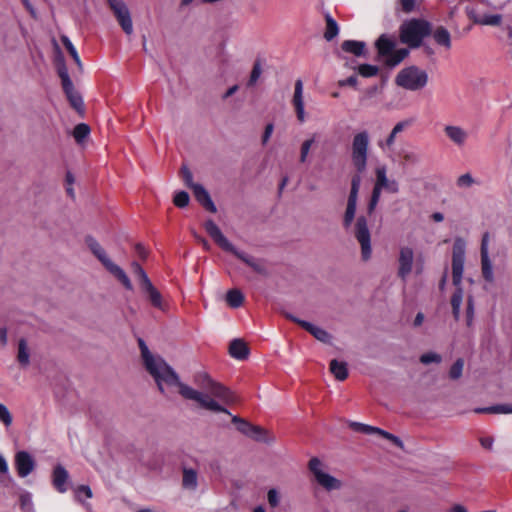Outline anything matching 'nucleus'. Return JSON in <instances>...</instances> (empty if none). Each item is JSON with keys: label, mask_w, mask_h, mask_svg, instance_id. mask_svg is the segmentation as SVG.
Returning a JSON list of instances; mask_svg holds the SVG:
<instances>
[{"label": "nucleus", "mask_w": 512, "mask_h": 512, "mask_svg": "<svg viewBox=\"0 0 512 512\" xmlns=\"http://www.w3.org/2000/svg\"><path fill=\"white\" fill-rule=\"evenodd\" d=\"M382 190L395 194L399 192V184L395 179L387 177V169L385 166H380L376 169V181L373 187L371 199L368 205V211L371 213L377 206Z\"/></svg>", "instance_id": "nucleus-9"}, {"label": "nucleus", "mask_w": 512, "mask_h": 512, "mask_svg": "<svg viewBox=\"0 0 512 512\" xmlns=\"http://www.w3.org/2000/svg\"><path fill=\"white\" fill-rule=\"evenodd\" d=\"M139 347L143 365L161 393L164 394L166 389L175 386L184 399L195 401L200 408L210 412L228 413L225 407L213 401L208 395L181 382L175 370L161 356L153 354L142 339H139Z\"/></svg>", "instance_id": "nucleus-3"}, {"label": "nucleus", "mask_w": 512, "mask_h": 512, "mask_svg": "<svg viewBox=\"0 0 512 512\" xmlns=\"http://www.w3.org/2000/svg\"><path fill=\"white\" fill-rule=\"evenodd\" d=\"M131 266H132L133 273L135 274V276H137L139 278L140 286L145 284V282L150 281L148 275L146 274V272L140 266L139 263L133 262Z\"/></svg>", "instance_id": "nucleus-52"}, {"label": "nucleus", "mask_w": 512, "mask_h": 512, "mask_svg": "<svg viewBox=\"0 0 512 512\" xmlns=\"http://www.w3.org/2000/svg\"><path fill=\"white\" fill-rule=\"evenodd\" d=\"M466 317L467 325L470 326L474 318V300L472 296H469L467 299Z\"/></svg>", "instance_id": "nucleus-58"}, {"label": "nucleus", "mask_w": 512, "mask_h": 512, "mask_svg": "<svg viewBox=\"0 0 512 512\" xmlns=\"http://www.w3.org/2000/svg\"><path fill=\"white\" fill-rule=\"evenodd\" d=\"M444 133L446 137L458 147H463L469 138L468 131L458 125H446L444 127Z\"/></svg>", "instance_id": "nucleus-22"}, {"label": "nucleus", "mask_w": 512, "mask_h": 512, "mask_svg": "<svg viewBox=\"0 0 512 512\" xmlns=\"http://www.w3.org/2000/svg\"><path fill=\"white\" fill-rule=\"evenodd\" d=\"M139 347L143 365L161 393L164 394L166 389L175 386L184 399L195 401L200 408L210 412L228 413L225 407L213 401L208 395L181 382L175 370L161 356L153 354L142 339H139Z\"/></svg>", "instance_id": "nucleus-2"}, {"label": "nucleus", "mask_w": 512, "mask_h": 512, "mask_svg": "<svg viewBox=\"0 0 512 512\" xmlns=\"http://www.w3.org/2000/svg\"><path fill=\"white\" fill-rule=\"evenodd\" d=\"M361 178L360 176H354L351 182V190L348 197L347 203L357 204L358 192L360 188Z\"/></svg>", "instance_id": "nucleus-43"}, {"label": "nucleus", "mask_w": 512, "mask_h": 512, "mask_svg": "<svg viewBox=\"0 0 512 512\" xmlns=\"http://www.w3.org/2000/svg\"><path fill=\"white\" fill-rule=\"evenodd\" d=\"M322 462L318 458L309 461V469L313 473L317 483L328 491L341 488V481L326 473L322 469Z\"/></svg>", "instance_id": "nucleus-10"}, {"label": "nucleus", "mask_w": 512, "mask_h": 512, "mask_svg": "<svg viewBox=\"0 0 512 512\" xmlns=\"http://www.w3.org/2000/svg\"><path fill=\"white\" fill-rule=\"evenodd\" d=\"M414 262V251L411 247L404 246L400 248L399 251V268H398V276L405 281L408 275L412 271Z\"/></svg>", "instance_id": "nucleus-17"}, {"label": "nucleus", "mask_w": 512, "mask_h": 512, "mask_svg": "<svg viewBox=\"0 0 512 512\" xmlns=\"http://www.w3.org/2000/svg\"><path fill=\"white\" fill-rule=\"evenodd\" d=\"M489 238H490L489 233L485 232L482 236V241H481V249H480L481 256L489 255V251H488Z\"/></svg>", "instance_id": "nucleus-64"}, {"label": "nucleus", "mask_w": 512, "mask_h": 512, "mask_svg": "<svg viewBox=\"0 0 512 512\" xmlns=\"http://www.w3.org/2000/svg\"><path fill=\"white\" fill-rule=\"evenodd\" d=\"M226 301L232 308H238L243 304L244 296L238 289H231L226 294Z\"/></svg>", "instance_id": "nucleus-36"}, {"label": "nucleus", "mask_w": 512, "mask_h": 512, "mask_svg": "<svg viewBox=\"0 0 512 512\" xmlns=\"http://www.w3.org/2000/svg\"><path fill=\"white\" fill-rule=\"evenodd\" d=\"M14 461L18 476L21 478L27 477L35 468V460L26 451L17 452Z\"/></svg>", "instance_id": "nucleus-18"}, {"label": "nucleus", "mask_w": 512, "mask_h": 512, "mask_svg": "<svg viewBox=\"0 0 512 512\" xmlns=\"http://www.w3.org/2000/svg\"><path fill=\"white\" fill-rule=\"evenodd\" d=\"M194 381L202 389L201 393L208 395L222 407V403L228 405L236 401L235 395L227 387L213 380L207 373L196 374Z\"/></svg>", "instance_id": "nucleus-5"}, {"label": "nucleus", "mask_w": 512, "mask_h": 512, "mask_svg": "<svg viewBox=\"0 0 512 512\" xmlns=\"http://www.w3.org/2000/svg\"><path fill=\"white\" fill-rule=\"evenodd\" d=\"M358 72L361 76L368 78L376 76L379 72V68L371 64H362L358 67Z\"/></svg>", "instance_id": "nucleus-48"}, {"label": "nucleus", "mask_w": 512, "mask_h": 512, "mask_svg": "<svg viewBox=\"0 0 512 512\" xmlns=\"http://www.w3.org/2000/svg\"><path fill=\"white\" fill-rule=\"evenodd\" d=\"M474 183V179L469 173L461 175L457 179V185L459 187H470Z\"/></svg>", "instance_id": "nucleus-61"}, {"label": "nucleus", "mask_w": 512, "mask_h": 512, "mask_svg": "<svg viewBox=\"0 0 512 512\" xmlns=\"http://www.w3.org/2000/svg\"><path fill=\"white\" fill-rule=\"evenodd\" d=\"M409 54V50L406 48L395 49L385 60L388 66L394 67L402 62Z\"/></svg>", "instance_id": "nucleus-34"}, {"label": "nucleus", "mask_w": 512, "mask_h": 512, "mask_svg": "<svg viewBox=\"0 0 512 512\" xmlns=\"http://www.w3.org/2000/svg\"><path fill=\"white\" fill-rule=\"evenodd\" d=\"M464 367V361L463 359L459 358L456 360V362L452 365L449 371V377L453 380H457L461 377Z\"/></svg>", "instance_id": "nucleus-49"}, {"label": "nucleus", "mask_w": 512, "mask_h": 512, "mask_svg": "<svg viewBox=\"0 0 512 512\" xmlns=\"http://www.w3.org/2000/svg\"><path fill=\"white\" fill-rule=\"evenodd\" d=\"M89 133L90 128L84 123L76 125L73 130V136L78 143L82 142L89 135Z\"/></svg>", "instance_id": "nucleus-44"}, {"label": "nucleus", "mask_w": 512, "mask_h": 512, "mask_svg": "<svg viewBox=\"0 0 512 512\" xmlns=\"http://www.w3.org/2000/svg\"><path fill=\"white\" fill-rule=\"evenodd\" d=\"M370 136L367 131H361L354 135L351 145V160L359 173H363L367 167Z\"/></svg>", "instance_id": "nucleus-8"}, {"label": "nucleus", "mask_w": 512, "mask_h": 512, "mask_svg": "<svg viewBox=\"0 0 512 512\" xmlns=\"http://www.w3.org/2000/svg\"><path fill=\"white\" fill-rule=\"evenodd\" d=\"M107 3L116 17L119 25L123 31L130 35L133 33V23L131 19L130 11L122 0H107Z\"/></svg>", "instance_id": "nucleus-14"}, {"label": "nucleus", "mask_w": 512, "mask_h": 512, "mask_svg": "<svg viewBox=\"0 0 512 512\" xmlns=\"http://www.w3.org/2000/svg\"><path fill=\"white\" fill-rule=\"evenodd\" d=\"M0 421L6 426L12 424L13 418L8 408L0 402Z\"/></svg>", "instance_id": "nucleus-56"}, {"label": "nucleus", "mask_w": 512, "mask_h": 512, "mask_svg": "<svg viewBox=\"0 0 512 512\" xmlns=\"http://www.w3.org/2000/svg\"><path fill=\"white\" fill-rule=\"evenodd\" d=\"M69 473L60 464L56 465L52 472V484L59 493H65L68 490Z\"/></svg>", "instance_id": "nucleus-24"}, {"label": "nucleus", "mask_w": 512, "mask_h": 512, "mask_svg": "<svg viewBox=\"0 0 512 512\" xmlns=\"http://www.w3.org/2000/svg\"><path fill=\"white\" fill-rule=\"evenodd\" d=\"M206 232L223 250L233 253L237 258L250 266L258 274H266L265 263L243 251L234 247V245L223 235L220 228L213 220H207L204 224Z\"/></svg>", "instance_id": "nucleus-4"}, {"label": "nucleus", "mask_w": 512, "mask_h": 512, "mask_svg": "<svg viewBox=\"0 0 512 512\" xmlns=\"http://www.w3.org/2000/svg\"><path fill=\"white\" fill-rule=\"evenodd\" d=\"M61 41H62L63 45L65 46V48L67 49V51L69 52V54L71 55V57L73 58V60L75 61V63L77 64V66L79 68H82V63H81L80 57L78 55V52H77L76 48L74 47V45L72 44V42L70 41V39L67 36H62Z\"/></svg>", "instance_id": "nucleus-41"}, {"label": "nucleus", "mask_w": 512, "mask_h": 512, "mask_svg": "<svg viewBox=\"0 0 512 512\" xmlns=\"http://www.w3.org/2000/svg\"><path fill=\"white\" fill-rule=\"evenodd\" d=\"M189 195L185 191H179L175 194L173 202L179 208H184L189 204Z\"/></svg>", "instance_id": "nucleus-53"}, {"label": "nucleus", "mask_w": 512, "mask_h": 512, "mask_svg": "<svg viewBox=\"0 0 512 512\" xmlns=\"http://www.w3.org/2000/svg\"><path fill=\"white\" fill-rule=\"evenodd\" d=\"M465 260L452 259V278L455 286H460L464 271Z\"/></svg>", "instance_id": "nucleus-35"}, {"label": "nucleus", "mask_w": 512, "mask_h": 512, "mask_svg": "<svg viewBox=\"0 0 512 512\" xmlns=\"http://www.w3.org/2000/svg\"><path fill=\"white\" fill-rule=\"evenodd\" d=\"M261 73H262L261 65L259 62H256L251 71L249 85H254L257 82V80L259 79Z\"/></svg>", "instance_id": "nucleus-60"}, {"label": "nucleus", "mask_w": 512, "mask_h": 512, "mask_svg": "<svg viewBox=\"0 0 512 512\" xmlns=\"http://www.w3.org/2000/svg\"><path fill=\"white\" fill-rule=\"evenodd\" d=\"M143 293L146 295V298L150 302V304L163 312L167 311V303L164 301L162 294L160 291L153 285L150 281L145 282L142 286H140Z\"/></svg>", "instance_id": "nucleus-19"}, {"label": "nucleus", "mask_w": 512, "mask_h": 512, "mask_svg": "<svg viewBox=\"0 0 512 512\" xmlns=\"http://www.w3.org/2000/svg\"><path fill=\"white\" fill-rule=\"evenodd\" d=\"M292 104L294 106L298 121L300 123H304L306 120V113L303 99V82L301 79H298L295 82Z\"/></svg>", "instance_id": "nucleus-21"}, {"label": "nucleus", "mask_w": 512, "mask_h": 512, "mask_svg": "<svg viewBox=\"0 0 512 512\" xmlns=\"http://www.w3.org/2000/svg\"><path fill=\"white\" fill-rule=\"evenodd\" d=\"M349 426L351 429H353L354 431L356 432H360V433H363V434H378V435H381L382 437L392 441L395 445H397L398 447H403V442L400 440V438H398L397 436L387 432V431H384L378 427H374V426H370V425H367V424H363V423H360V422H350L349 423Z\"/></svg>", "instance_id": "nucleus-16"}, {"label": "nucleus", "mask_w": 512, "mask_h": 512, "mask_svg": "<svg viewBox=\"0 0 512 512\" xmlns=\"http://www.w3.org/2000/svg\"><path fill=\"white\" fill-rule=\"evenodd\" d=\"M428 80V73L424 69L412 65L398 72L395 83L406 90L418 91L426 87Z\"/></svg>", "instance_id": "nucleus-7"}, {"label": "nucleus", "mask_w": 512, "mask_h": 512, "mask_svg": "<svg viewBox=\"0 0 512 512\" xmlns=\"http://www.w3.org/2000/svg\"><path fill=\"white\" fill-rule=\"evenodd\" d=\"M20 505L22 510L25 512L32 511L33 508V502H32V494L30 492H23L20 495Z\"/></svg>", "instance_id": "nucleus-51"}, {"label": "nucleus", "mask_w": 512, "mask_h": 512, "mask_svg": "<svg viewBox=\"0 0 512 512\" xmlns=\"http://www.w3.org/2000/svg\"><path fill=\"white\" fill-rule=\"evenodd\" d=\"M229 353L233 358L243 360L248 356V348L242 340L235 339L230 343Z\"/></svg>", "instance_id": "nucleus-30"}, {"label": "nucleus", "mask_w": 512, "mask_h": 512, "mask_svg": "<svg viewBox=\"0 0 512 512\" xmlns=\"http://www.w3.org/2000/svg\"><path fill=\"white\" fill-rule=\"evenodd\" d=\"M107 3L116 17L119 25L123 31L130 35L133 33V23L131 19L130 11L122 0H107Z\"/></svg>", "instance_id": "nucleus-13"}, {"label": "nucleus", "mask_w": 512, "mask_h": 512, "mask_svg": "<svg viewBox=\"0 0 512 512\" xmlns=\"http://www.w3.org/2000/svg\"><path fill=\"white\" fill-rule=\"evenodd\" d=\"M196 200L208 211L215 213L217 211L207 190L201 185L197 184L192 188Z\"/></svg>", "instance_id": "nucleus-25"}, {"label": "nucleus", "mask_w": 512, "mask_h": 512, "mask_svg": "<svg viewBox=\"0 0 512 512\" xmlns=\"http://www.w3.org/2000/svg\"><path fill=\"white\" fill-rule=\"evenodd\" d=\"M58 75L61 79L62 87L70 89V86L73 84L66 66L63 64L58 68Z\"/></svg>", "instance_id": "nucleus-54"}, {"label": "nucleus", "mask_w": 512, "mask_h": 512, "mask_svg": "<svg viewBox=\"0 0 512 512\" xmlns=\"http://www.w3.org/2000/svg\"><path fill=\"white\" fill-rule=\"evenodd\" d=\"M181 173H182V177H183V180L185 182V184L189 187V188H193V186L197 185V183H194L193 182V175H192V172L187 168V167H182L181 169Z\"/></svg>", "instance_id": "nucleus-59"}, {"label": "nucleus", "mask_w": 512, "mask_h": 512, "mask_svg": "<svg viewBox=\"0 0 512 512\" xmlns=\"http://www.w3.org/2000/svg\"><path fill=\"white\" fill-rule=\"evenodd\" d=\"M93 493L89 486L87 485H80L75 489V498L77 501L84 503V498L90 499L92 498Z\"/></svg>", "instance_id": "nucleus-45"}, {"label": "nucleus", "mask_w": 512, "mask_h": 512, "mask_svg": "<svg viewBox=\"0 0 512 512\" xmlns=\"http://www.w3.org/2000/svg\"><path fill=\"white\" fill-rule=\"evenodd\" d=\"M442 361L441 355L435 353V352H428L425 354H422L420 357V362L428 365L431 363H440Z\"/></svg>", "instance_id": "nucleus-55"}, {"label": "nucleus", "mask_w": 512, "mask_h": 512, "mask_svg": "<svg viewBox=\"0 0 512 512\" xmlns=\"http://www.w3.org/2000/svg\"><path fill=\"white\" fill-rule=\"evenodd\" d=\"M355 238L359 242L361 246V257L364 261H367L371 258L372 248H371V235L367 226V220L365 217H358L355 225Z\"/></svg>", "instance_id": "nucleus-11"}, {"label": "nucleus", "mask_w": 512, "mask_h": 512, "mask_svg": "<svg viewBox=\"0 0 512 512\" xmlns=\"http://www.w3.org/2000/svg\"><path fill=\"white\" fill-rule=\"evenodd\" d=\"M139 347L143 365L161 393L164 394L166 389L175 386L184 399L195 401L200 408L210 412L228 413L225 407L213 401L208 395L181 382L175 370L161 356L153 354L142 339H139Z\"/></svg>", "instance_id": "nucleus-1"}, {"label": "nucleus", "mask_w": 512, "mask_h": 512, "mask_svg": "<svg viewBox=\"0 0 512 512\" xmlns=\"http://www.w3.org/2000/svg\"><path fill=\"white\" fill-rule=\"evenodd\" d=\"M432 37L437 45L444 47L446 50L451 49V46H452L451 35H450V32L446 28H444L442 26L437 27L432 32Z\"/></svg>", "instance_id": "nucleus-27"}, {"label": "nucleus", "mask_w": 512, "mask_h": 512, "mask_svg": "<svg viewBox=\"0 0 512 512\" xmlns=\"http://www.w3.org/2000/svg\"><path fill=\"white\" fill-rule=\"evenodd\" d=\"M223 413L226 414V412H223ZM227 415L231 416V420L234 424L237 425V430L239 432H241L242 434L249 436L257 441H266V439L264 437L266 432L261 427L254 426L238 416L231 415V413L229 411H228Z\"/></svg>", "instance_id": "nucleus-15"}, {"label": "nucleus", "mask_w": 512, "mask_h": 512, "mask_svg": "<svg viewBox=\"0 0 512 512\" xmlns=\"http://www.w3.org/2000/svg\"><path fill=\"white\" fill-rule=\"evenodd\" d=\"M431 33L430 23L421 19L404 22L400 28V39L412 48L419 47L423 38Z\"/></svg>", "instance_id": "nucleus-6"}, {"label": "nucleus", "mask_w": 512, "mask_h": 512, "mask_svg": "<svg viewBox=\"0 0 512 512\" xmlns=\"http://www.w3.org/2000/svg\"><path fill=\"white\" fill-rule=\"evenodd\" d=\"M330 371L339 381H344L348 377V369L345 362L333 359L330 362Z\"/></svg>", "instance_id": "nucleus-32"}, {"label": "nucleus", "mask_w": 512, "mask_h": 512, "mask_svg": "<svg viewBox=\"0 0 512 512\" xmlns=\"http://www.w3.org/2000/svg\"><path fill=\"white\" fill-rule=\"evenodd\" d=\"M339 27L337 22L328 14L326 15V31L324 37L327 41H331L338 35Z\"/></svg>", "instance_id": "nucleus-37"}, {"label": "nucleus", "mask_w": 512, "mask_h": 512, "mask_svg": "<svg viewBox=\"0 0 512 512\" xmlns=\"http://www.w3.org/2000/svg\"><path fill=\"white\" fill-rule=\"evenodd\" d=\"M413 123V120L411 119H406V120H403V121H399L394 127L393 129L391 130L390 134L388 135V137L386 138L385 141H379L378 142V146L383 150V151H387V150H391L393 145L395 144V141H396V137L399 133L403 132L406 128H408L409 126H411Z\"/></svg>", "instance_id": "nucleus-23"}, {"label": "nucleus", "mask_w": 512, "mask_h": 512, "mask_svg": "<svg viewBox=\"0 0 512 512\" xmlns=\"http://www.w3.org/2000/svg\"><path fill=\"white\" fill-rule=\"evenodd\" d=\"M182 486L186 490L195 491L198 486V473L192 468L183 469Z\"/></svg>", "instance_id": "nucleus-28"}, {"label": "nucleus", "mask_w": 512, "mask_h": 512, "mask_svg": "<svg viewBox=\"0 0 512 512\" xmlns=\"http://www.w3.org/2000/svg\"><path fill=\"white\" fill-rule=\"evenodd\" d=\"M341 48L344 52L359 57L365 54L366 44L363 41L346 40L342 43Z\"/></svg>", "instance_id": "nucleus-29"}, {"label": "nucleus", "mask_w": 512, "mask_h": 512, "mask_svg": "<svg viewBox=\"0 0 512 512\" xmlns=\"http://www.w3.org/2000/svg\"><path fill=\"white\" fill-rule=\"evenodd\" d=\"M93 254L103 264V266L122 283L126 289H133V285L125 271L120 266L111 261L102 247L95 250Z\"/></svg>", "instance_id": "nucleus-12"}, {"label": "nucleus", "mask_w": 512, "mask_h": 512, "mask_svg": "<svg viewBox=\"0 0 512 512\" xmlns=\"http://www.w3.org/2000/svg\"><path fill=\"white\" fill-rule=\"evenodd\" d=\"M17 361L22 367H27L30 363V350L24 338L18 341Z\"/></svg>", "instance_id": "nucleus-31"}, {"label": "nucleus", "mask_w": 512, "mask_h": 512, "mask_svg": "<svg viewBox=\"0 0 512 512\" xmlns=\"http://www.w3.org/2000/svg\"><path fill=\"white\" fill-rule=\"evenodd\" d=\"M71 106L77 111H82L83 109V99L78 92L75 91L73 84L70 86V89L63 88Z\"/></svg>", "instance_id": "nucleus-33"}, {"label": "nucleus", "mask_w": 512, "mask_h": 512, "mask_svg": "<svg viewBox=\"0 0 512 512\" xmlns=\"http://www.w3.org/2000/svg\"><path fill=\"white\" fill-rule=\"evenodd\" d=\"M356 206H357V204L347 203V207H346V211H345L344 219H343V225L346 229L351 226V224L354 220L355 213H356Z\"/></svg>", "instance_id": "nucleus-46"}, {"label": "nucleus", "mask_w": 512, "mask_h": 512, "mask_svg": "<svg viewBox=\"0 0 512 512\" xmlns=\"http://www.w3.org/2000/svg\"><path fill=\"white\" fill-rule=\"evenodd\" d=\"M401 10L405 13H410L415 9L416 0H399Z\"/></svg>", "instance_id": "nucleus-63"}, {"label": "nucleus", "mask_w": 512, "mask_h": 512, "mask_svg": "<svg viewBox=\"0 0 512 512\" xmlns=\"http://www.w3.org/2000/svg\"><path fill=\"white\" fill-rule=\"evenodd\" d=\"M286 317L290 319L291 321L299 324L303 329L308 331L310 334H312L317 340L323 342V343H329L331 340L330 334L325 331L324 329L315 326L314 324L301 320L291 314H286Z\"/></svg>", "instance_id": "nucleus-20"}, {"label": "nucleus", "mask_w": 512, "mask_h": 512, "mask_svg": "<svg viewBox=\"0 0 512 512\" xmlns=\"http://www.w3.org/2000/svg\"><path fill=\"white\" fill-rule=\"evenodd\" d=\"M502 21V17L499 14H487L480 16V20H477V24L498 26Z\"/></svg>", "instance_id": "nucleus-42"}, {"label": "nucleus", "mask_w": 512, "mask_h": 512, "mask_svg": "<svg viewBox=\"0 0 512 512\" xmlns=\"http://www.w3.org/2000/svg\"><path fill=\"white\" fill-rule=\"evenodd\" d=\"M399 156L404 160L406 164L416 165L420 161V157L417 153L411 150H401Z\"/></svg>", "instance_id": "nucleus-47"}, {"label": "nucleus", "mask_w": 512, "mask_h": 512, "mask_svg": "<svg viewBox=\"0 0 512 512\" xmlns=\"http://www.w3.org/2000/svg\"><path fill=\"white\" fill-rule=\"evenodd\" d=\"M314 142H315V137L313 136L312 138L307 139L302 143L301 149H300V158H299L301 163L306 162L309 151H310L312 145L314 144Z\"/></svg>", "instance_id": "nucleus-50"}, {"label": "nucleus", "mask_w": 512, "mask_h": 512, "mask_svg": "<svg viewBox=\"0 0 512 512\" xmlns=\"http://www.w3.org/2000/svg\"><path fill=\"white\" fill-rule=\"evenodd\" d=\"M481 266L484 279L488 282H492L494 280V273L489 255L481 256Z\"/></svg>", "instance_id": "nucleus-39"}, {"label": "nucleus", "mask_w": 512, "mask_h": 512, "mask_svg": "<svg viewBox=\"0 0 512 512\" xmlns=\"http://www.w3.org/2000/svg\"><path fill=\"white\" fill-rule=\"evenodd\" d=\"M280 499H281V496L276 489L272 488L268 491L267 501L272 508H275L279 505Z\"/></svg>", "instance_id": "nucleus-57"}, {"label": "nucleus", "mask_w": 512, "mask_h": 512, "mask_svg": "<svg viewBox=\"0 0 512 512\" xmlns=\"http://www.w3.org/2000/svg\"><path fill=\"white\" fill-rule=\"evenodd\" d=\"M475 413L508 414L512 413V405H495L485 408H476Z\"/></svg>", "instance_id": "nucleus-38"}, {"label": "nucleus", "mask_w": 512, "mask_h": 512, "mask_svg": "<svg viewBox=\"0 0 512 512\" xmlns=\"http://www.w3.org/2000/svg\"><path fill=\"white\" fill-rule=\"evenodd\" d=\"M380 57L386 60L395 48V42L387 35H381L375 43Z\"/></svg>", "instance_id": "nucleus-26"}, {"label": "nucleus", "mask_w": 512, "mask_h": 512, "mask_svg": "<svg viewBox=\"0 0 512 512\" xmlns=\"http://www.w3.org/2000/svg\"><path fill=\"white\" fill-rule=\"evenodd\" d=\"M466 243L462 238H456L453 244L452 259L465 260Z\"/></svg>", "instance_id": "nucleus-40"}, {"label": "nucleus", "mask_w": 512, "mask_h": 512, "mask_svg": "<svg viewBox=\"0 0 512 512\" xmlns=\"http://www.w3.org/2000/svg\"><path fill=\"white\" fill-rule=\"evenodd\" d=\"M457 289L452 295L451 306H461L463 300V290L460 286H456Z\"/></svg>", "instance_id": "nucleus-62"}]
</instances>
